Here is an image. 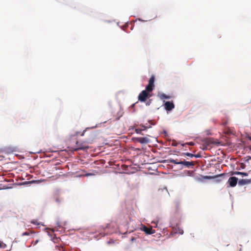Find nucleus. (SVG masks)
Wrapping results in <instances>:
<instances>
[{
    "label": "nucleus",
    "mask_w": 251,
    "mask_h": 251,
    "mask_svg": "<svg viewBox=\"0 0 251 251\" xmlns=\"http://www.w3.org/2000/svg\"><path fill=\"white\" fill-rule=\"evenodd\" d=\"M170 163L174 164H179L182 165L186 168H192L194 165V163L193 161H186L184 159L183 161H178V159H170Z\"/></svg>",
    "instance_id": "1"
},
{
    "label": "nucleus",
    "mask_w": 251,
    "mask_h": 251,
    "mask_svg": "<svg viewBox=\"0 0 251 251\" xmlns=\"http://www.w3.org/2000/svg\"><path fill=\"white\" fill-rule=\"evenodd\" d=\"M76 148L74 149V151H77L78 150H85L89 149V147L87 145V143L85 141L76 142Z\"/></svg>",
    "instance_id": "2"
},
{
    "label": "nucleus",
    "mask_w": 251,
    "mask_h": 251,
    "mask_svg": "<svg viewBox=\"0 0 251 251\" xmlns=\"http://www.w3.org/2000/svg\"><path fill=\"white\" fill-rule=\"evenodd\" d=\"M154 80H155L154 76L152 75L149 80L148 84L146 87V89L148 92H151L153 90L154 87Z\"/></svg>",
    "instance_id": "3"
},
{
    "label": "nucleus",
    "mask_w": 251,
    "mask_h": 251,
    "mask_svg": "<svg viewBox=\"0 0 251 251\" xmlns=\"http://www.w3.org/2000/svg\"><path fill=\"white\" fill-rule=\"evenodd\" d=\"M149 92L146 89L142 91L138 96V100L141 102H145L147 98L149 97Z\"/></svg>",
    "instance_id": "4"
},
{
    "label": "nucleus",
    "mask_w": 251,
    "mask_h": 251,
    "mask_svg": "<svg viewBox=\"0 0 251 251\" xmlns=\"http://www.w3.org/2000/svg\"><path fill=\"white\" fill-rule=\"evenodd\" d=\"M165 108L167 111H171L175 107V105L173 101H166L164 104Z\"/></svg>",
    "instance_id": "5"
},
{
    "label": "nucleus",
    "mask_w": 251,
    "mask_h": 251,
    "mask_svg": "<svg viewBox=\"0 0 251 251\" xmlns=\"http://www.w3.org/2000/svg\"><path fill=\"white\" fill-rule=\"evenodd\" d=\"M135 141L141 144H147L149 143L150 139L147 137H138L135 138Z\"/></svg>",
    "instance_id": "6"
},
{
    "label": "nucleus",
    "mask_w": 251,
    "mask_h": 251,
    "mask_svg": "<svg viewBox=\"0 0 251 251\" xmlns=\"http://www.w3.org/2000/svg\"><path fill=\"white\" fill-rule=\"evenodd\" d=\"M238 179L236 177L232 176L230 177L228 179L229 185L231 187H234L236 186L237 183Z\"/></svg>",
    "instance_id": "7"
},
{
    "label": "nucleus",
    "mask_w": 251,
    "mask_h": 251,
    "mask_svg": "<svg viewBox=\"0 0 251 251\" xmlns=\"http://www.w3.org/2000/svg\"><path fill=\"white\" fill-rule=\"evenodd\" d=\"M140 126H142V128H135V131L137 133L140 134H142V135H143V134L142 133V131L145 130L147 128L151 127V126H145V125H140Z\"/></svg>",
    "instance_id": "8"
},
{
    "label": "nucleus",
    "mask_w": 251,
    "mask_h": 251,
    "mask_svg": "<svg viewBox=\"0 0 251 251\" xmlns=\"http://www.w3.org/2000/svg\"><path fill=\"white\" fill-rule=\"evenodd\" d=\"M143 231L148 234H151L155 232V230L151 227H148L145 226L143 227Z\"/></svg>",
    "instance_id": "9"
},
{
    "label": "nucleus",
    "mask_w": 251,
    "mask_h": 251,
    "mask_svg": "<svg viewBox=\"0 0 251 251\" xmlns=\"http://www.w3.org/2000/svg\"><path fill=\"white\" fill-rule=\"evenodd\" d=\"M158 97L162 100L164 99H171V97L168 95H166L164 93H158Z\"/></svg>",
    "instance_id": "10"
},
{
    "label": "nucleus",
    "mask_w": 251,
    "mask_h": 251,
    "mask_svg": "<svg viewBox=\"0 0 251 251\" xmlns=\"http://www.w3.org/2000/svg\"><path fill=\"white\" fill-rule=\"evenodd\" d=\"M173 232L174 233H178L180 234H182L183 233V230L179 227H177V228H174Z\"/></svg>",
    "instance_id": "11"
},
{
    "label": "nucleus",
    "mask_w": 251,
    "mask_h": 251,
    "mask_svg": "<svg viewBox=\"0 0 251 251\" xmlns=\"http://www.w3.org/2000/svg\"><path fill=\"white\" fill-rule=\"evenodd\" d=\"M249 182H250V181H249L248 180L242 179H240L238 183H239V185H245L246 184H247Z\"/></svg>",
    "instance_id": "12"
},
{
    "label": "nucleus",
    "mask_w": 251,
    "mask_h": 251,
    "mask_svg": "<svg viewBox=\"0 0 251 251\" xmlns=\"http://www.w3.org/2000/svg\"><path fill=\"white\" fill-rule=\"evenodd\" d=\"M32 231H26L22 233V236H25V235H29L33 233Z\"/></svg>",
    "instance_id": "13"
},
{
    "label": "nucleus",
    "mask_w": 251,
    "mask_h": 251,
    "mask_svg": "<svg viewBox=\"0 0 251 251\" xmlns=\"http://www.w3.org/2000/svg\"><path fill=\"white\" fill-rule=\"evenodd\" d=\"M183 154L185 155L190 157H193L194 156V154L191 153H189V152L184 153Z\"/></svg>",
    "instance_id": "14"
},
{
    "label": "nucleus",
    "mask_w": 251,
    "mask_h": 251,
    "mask_svg": "<svg viewBox=\"0 0 251 251\" xmlns=\"http://www.w3.org/2000/svg\"><path fill=\"white\" fill-rule=\"evenodd\" d=\"M185 144H187V145H190V146H193V145H194V143L193 142H192L187 143Z\"/></svg>",
    "instance_id": "15"
},
{
    "label": "nucleus",
    "mask_w": 251,
    "mask_h": 251,
    "mask_svg": "<svg viewBox=\"0 0 251 251\" xmlns=\"http://www.w3.org/2000/svg\"><path fill=\"white\" fill-rule=\"evenodd\" d=\"M241 175H243L244 176H248V174L247 173L241 172Z\"/></svg>",
    "instance_id": "16"
},
{
    "label": "nucleus",
    "mask_w": 251,
    "mask_h": 251,
    "mask_svg": "<svg viewBox=\"0 0 251 251\" xmlns=\"http://www.w3.org/2000/svg\"><path fill=\"white\" fill-rule=\"evenodd\" d=\"M241 172H235L234 173V174H235V175H241Z\"/></svg>",
    "instance_id": "17"
},
{
    "label": "nucleus",
    "mask_w": 251,
    "mask_h": 251,
    "mask_svg": "<svg viewBox=\"0 0 251 251\" xmlns=\"http://www.w3.org/2000/svg\"><path fill=\"white\" fill-rule=\"evenodd\" d=\"M56 202L59 203L60 202V200L58 198H56L55 200Z\"/></svg>",
    "instance_id": "18"
},
{
    "label": "nucleus",
    "mask_w": 251,
    "mask_h": 251,
    "mask_svg": "<svg viewBox=\"0 0 251 251\" xmlns=\"http://www.w3.org/2000/svg\"><path fill=\"white\" fill-rule=\"evenodd\" d=\"M85 132V130H84V131L82 132V133L80 134V135H81V136H83V135H84V134Z\"/></svg>",
    "instance_id": "19"
},
{
    "label": "nucleus",
    "mask_w": 251,
    "mask_h": 251,
    "mask_svg": "<svg viewBox=\"0 0 251 251\" xmlns=\"http://www.w3.org/2000/svg\"><path fill=\"white\" fill-rule=\"evenodd\" d=\"M194 156L197 158V157H200V155H198V154H197V155H195V154H194Z\"/></svg>",
    "instance_id": "20"
},
{
    "label": "nucleus",
    "mask_w": 251,
    "mask_h": 251,
    "mask_svg": "<svg viewBox=\"0 0 251 251\" xmlns=\"http://www.w3.org/2000/svg\"><path fill=\"white\" fill-rule=\"evenodd\" d=\"M38 240H36V241H35V243H34V245H36V244H37V243H38Z\"/></svg>",
    "instance_id": "21"
},
{
    "label": "nucleus",
    "mask_w": 251,
    "mask_h": 251,
    "mask_svg": "<svg viewBox=\"0 0 251 251\" xmlns=\"http://www.w3.org/2000/svg\"><path fill=\"white\" fill-rule=\"evenodd\" d=\"M163 191H164V190H162V189L158 190V192H163Z\"/></svg>",
    "instance_id": "22"
},
{
    "label": "nucleus",
    "mask_w": 251,
    "mask_h": 251,
    "mask_svg": "<svg viewBox=\"0 0 251 251\" xmlns=\"http://www.w3.org/2000/svg\"><path fill=\"white\" fill-rule=\"evenodd\" d=\"M0 248H3L2 245L0 243Z\"/></svg>",
    "instance_id": "23"
},
{
    "label": "nucleus",
    "mask_w": 251,
    "mask_h": 251,
    "mask_svg": "<svg viewBox=\"0 0 251 251\" xmlns=\"http://www.w3.org/2000/svg\"><path fill=\"white\" fill-rule=\"evenodd\" d=\"M147 125H148V124H146V125H145V126H148Z\"/></svg>",
    "instance_id": "24"
},
{
    "label": "nucleus",
    "mask_w": 251,
    "mask_h": 251,
    "mask_svg": "<svg viewBox=\"0 0 251 251\" xmlns=\"http://www.w3.org/2000/svg\"><path fill=\"white\" fill-rule=\"evenodd\" d=\"M147 125H148V124H146V125H145V126H148Z\"/></svg>",
    "instance_id": "25"
},
{
    "label": "nucleus",
    "mask_w": 251,
    "mask_h": 251,
    "mask_svg": "<svg viewBox=\"0 0 251 251\" xmlns=\"http://www.w3.org/2000/svg\"><path fill=\"white\" fill-rule=\"evenodd\" d=\"M31 223L33 224H35V222H31Z\"/></svg>",
    "instance_id": "26"
},
{
    "label": "nucleus",
    "mask_w": 251,
    "mask_h": 251,
    "mask_svg": "<svg viewBox=\"0 0 251 251\" xmlns=\"http://www.w3.org/2000/svg\"><path fill=\"white\" fill-rule=\"evenodd\" d=\"M249 139L250 140H251V137H250Z\"/></svg>",
    "instance_id": "27"
}]
</instances>
